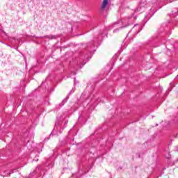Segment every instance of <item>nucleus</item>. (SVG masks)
Instances as JSON below:
<instances>
[{
  "instance_id": "1",
  "label": "nucleus",
  "mask_w": 178,
  "mask_h": 178,
  "mask_svg": "<svg viewBox=\"0 0 178 178\" xmlns=\"http://www.w3.org/2000/svg\"><path fill=\"white\" fill-rule=\"evenodd\" d=\"M109 0H104L103 1V3H102V9H105V8H106V5H108V1Z\"/></svg>"
},
{
  "instance_id": "2",
  "label": "nucleus",
  "mask_w": 178,
  "mask_h": 178,
  "mask_svg": "<svg viewBox=\"0 0 178 178\" xmlns=\"http://www.w3.org/2000/svg\"><path fill=\"white\" fill-rule=\"evenodd\" d=\"M46 37H47V38H49V40H55V38H56V36H55V35H47V36H46Z\"/></svg>"
},
{
  "instance_id": "3",
  "label": "nucleus",
  "mask_w": 178,
  "mask_h": 178,
  "mask_svg": "<svg viewBox=\"0 0 178 178\" xmlns=\"http://www.w3.org/2000/svg\"><path fill=\"white\" fill-rule=\"evenodd\" d=\"M172 15L173 16H178V10H176V9L173 10Z\"/></svg>"
},
{
  "instance_id": "4",
  "label": "nucleus",
  "mask_w": 178,
  "mask_h": 178,
  "mask_svg": "<svg viewBox=\"0 0 178 178\" xmlns=\"http://www.w3.org/2000/svg\"><path fill=\"white\" fill-rule=\"evenodd\" d=\"M140 31H141V30H139V31H138V33H140Z\"/></svg>"
},
{
  "instance_id": "5",
  "label": "nucleus",
  "mask_w": 178,
  "mask_h": 178,
  "mask_svg": "<svg viewBox=\"0 0 178 178\" xmlns=\"http://www.w3.org/2000/svg\"><path fill=\"white\" fill-rule=\"evenodd\" d=\"M134 27H137V25H135V26Z\"/></svg>"
}]
</instances>
